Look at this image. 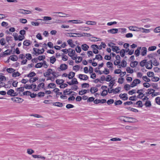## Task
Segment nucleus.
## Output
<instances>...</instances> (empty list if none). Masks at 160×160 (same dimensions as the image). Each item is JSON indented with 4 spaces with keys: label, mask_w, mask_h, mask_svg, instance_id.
I'll use <instances>...</instances> for the list:
<instances>
[{
    "label": "nucleus",
    "mask_w": 160,
    "mask_h": 160,
    "mask_svg": "<svg viewBox=\"0 0 160 160\" xmlns=\"http://www.w3.org/2000/svg\"><path fill=\"white\" fill-rule=\"evenodd\" d=\"M87 90L84 89L83 90H82L81 91H79V95H82L83 94H86L87 93Z\"/></svg>",
    "instance_id": "nucleus-40"
},
{
    "label": "nucleus",
    "mask_w": 160,
    "mask_h": 160,
    "mask_svg": "<svg viewBox=\"0 0 160 160\" xmlns=\"http://www.w3.org/2000/svg\"><path fill=\"white\" fill-rule=\"evenodd\" d=\"M125 128L126 129L131 130H135L138 129V128L136 127H133L130 126H125Z\"/></svg>",
    "instance_id": "nucleus-19"
},
{
    "label": "nucleus",
    "mask_w": 160,
    "mask_h": 160,
    "mask_svg": "<svg viewBox=\"0 0 160 160\" xmlns=\"http://www.w3.org/2000/svg\"><path fill=\"white\" fill-rule=\"evenodd\" d=\"M98 89L97 88L92 87L90 90V91L92 93H94L98 91Z\"/></svg>",
    "instance_id": "nucleus-22"
},
{
    "label": "nucleus",
    "mask_w": 160,
    "mask_h": 160,
    "mask_svg": "<svg viewBox=\"0 0 160 160\" xmlns=\"http://www.w3.org/2000/svg\"><path fill=\"white\" fill-rule=\"evenodd\" d=\"M9 59L12 61H16L18 60V58L17 56L16 55H14L11 56L9 57Z\"/></svg>",
    "instance_id": "nucleus-16"
},
{
    "label": "nucleus",
    "mask_w": 160,
    "mask_h": 160,
    "mask_svg": "<svg viewBox=\"0 0 160 160\" xmlns=\"http://www.w3.org/2000/svg\"><path fill=\"white\" fill-rule=\"evenodd\" d=\"M75 75V72H71L68 75V78L69 79H71L74 77Z\"/></svg>",
    "instance_id": "nucleus-20"
},
{
    "label": "nucleus",
    "mask_w": 160,
    "mask_h": 160,
    "mask_svg": "<svg viewBox=\"0 0 160 160\" xmlns=\"http://www.w3.org/2000/svg\"><path fill=\"white\" fill-rule=\"evenodd\" d=\"M156 103L158 105H160V97H157L155 98Z\"/></svg>",
    "instance_id": "nucleus-63"
},
{
    "label": "nucleus",
    "mask_w": 160,
    "mask_h": 160,
    "mask_svg": "<svg viewBox=\"0 0 160 160\" xmlns=\"http://www.w3.org/2000/svg\"><path fill=\"white\" fill-rule=\"evenodd\" d=\"M69 50H71V51L70 52H69L68 53V55L70 57H72L73 56L75 55V51L73 49H71L70 48L69 49Z\"/></svg>",
    "instance_id": "nucleus-23"
},
{
    "label": "nucleus",
    "mask_w": 160,
    "mask_h": 160,
    "mask_svg": "<svg viewBox=\"0 0 160 160\" xmlns=\"http://www.w3.org/2000/svg\"><path fill=\"white\" fill-rule=\"evenodd\" d=\"M68 67L67 65L65 64H61L60 67L58 68V69L59 71L65 70L67 69Z\"/></svg>",
    "instance_id": "nucleus-4"
},
{
    "label": "nucleus",
    "mask_w": 160,
    "mask_h": 160,
    "mask_svg": "<svg viewBox=\"0 0 160 160\" xmlns=\"http://www.w3.org/2000/svg\"><path fill=\"white\" fill-rule=\"evenodd\" d=\"M45 58V57L44 55L39 56L38 58V59L40 61L43 60Z\"/></svg>",
    "instance_id": "nucleus-62"
},
{
    "label": "nucleus",
    "mask_w": 160,
    "mask_h": 160,
    "mask_svg": "<svg viewBox=\"0 0 160 160\" xmlns=\"http://www.w3.org/2000/svg\"><path fill=\"white\" fill-rule=\"evenodd\" d=\"M36 75V73L34 72H30L29 74L27 75V76L29 78H32L33 77L35 76Z\"/></svg>",
    "instance_id": "nucleus-29"
},
{
    "label": "nucleus",
    "mask_w": 160,
    "mask_h": 160,
    "mask_svg": "<svg viewBox=\"0 0 160 160\" xmlns=\"http://www.w3.org/2000/svg\"><path fill=\"white\" fill-rule=\"evenodd\" d=\"M143 79L146 82H148L150 81V79L148 78L147 76H144L142 77Z\"/></svg>",
    "instance_id": "nucleus-49"
},
{
    "label": "nucleus",
    "mask_w": 160,
    "mask_h": 160,
    "mask_svg": "<svg viewBox=\"0 0 160 160\" xmlns=\"http://www.w3.org/2000/svg\"><path fill=\"white\" fill-rule=\"evenodd\" d=\"M38 77H34V78H31L29 80V82L30 83L33 82H35L36 81L38 80Z\"/></svg>",
    "instance_id": "nucleus-33"
},
{
    "label": "nucleus",
    "mask_w": 160,
    "mask_h": 160,
    "mask_svg": "<svg viewBox=\"0 0 160 160\" xmlns=\"http://www.w3.org/2000/svg\"><path fill=\"white\" fill-rule=\"evenodd\" d=\"M112 50L113 52H115L117 53H119V51H118L120 50V49L118 47L116 46H112Z\"/></svg>",
    "instance_id": "nucleus-15"
},
{
    "label": "nucleus",
    "mask_w": 160,
    "mask_h": 160,
    "mask_svg": "<svg viewBox=\"0 0 160 160\" xmlns=\"http://www.w3.org/2000/svg\"><path fill=\"white\" fill-rule=\"evenodd\" d=\"M38 54H40L43 53L44 52V50L43 48H42L41 50L39 49H38Z\"/></svg>",
    "instance_id": "nucleus-59"
},
{
    "label": "nucleus",
    "mask_w": 160,
    "mask_h": 160,
    "mask_svg": "<svg viewBox=\"0 0 160 160\" xmlns=\"http://www.w3.org/2000/svg\"><path fill=\"white\" fill-rule=\"evenodd\" d=\"M50 62L52 64H53L56 61V59L55 57L52 56L50 58Z\"/></svg>",
    "instance_id": "nucleus-28"
},
{
    "label": "nucleus",
    "mask_w": 160,
    "mask_h": 160,
    "mask_svg": "<svg viewBox=\"0 0 160 160\" xmlns=\"http://www.w3.org/2000/svg\"><path fill=\"white\" fill-rule=\"evenodd\" d=\"M118 29L117 28H112L108 31V32L111 33L112 34L116 33L118 32Z\"/></svg>",
    "instance_id": "nucleus-13"
},
{
    "label": "nucleus",
    "mask_w": 160,
    "mask_h": 160,
    "mask_svg": "<svg viewBox=\"0 0 160 160\" xmlns=\"http://www.w3.org/2000/svg\"><path fill=\"white\" fill-rule=\"evenodd\" d=\"M43 65V63H42L39 62L35 65V67L37 68H40L42 67Z\"/></svg>",
    "instance_id": "nucleus-38"
},
{
    "label": "nucleus",
    "mask_w": 160,
    "mask_h": 160,
    "mask_svg": "<svg viewBox=\"0 0 160 160\" xmlns=\"http://www.w3.org/2000/svg\"><path fill=\"white\" fill-rule=\"evenodd\" d=\"M32 156L34 158H41L43 159H45V157L38 155H32Z\"/></svg>",
    "instance_id": "nucleus-27"
},
{
    "label": "nucleus",
    "mask_w": 160,
    "mask_h": 160,
    "mask_svg": "<svg viewBox=\"0 0 160 160\" xmlns=\"http://www.w3.org/2000/svg\"><path fill=\"white\" fill-rule=\"evenodd\" d=\"M127 94L126 93L121 94L119 95V97L123 100H126L128 99V97L127 96Z\"/></svg>",
    "instance_id": "nucleus-11"
},
{
    "label": "nucleus",
    "mask_w": 160,
    "mask_h": 160,
    "mask_svg": "<svg viewBox=\"0 0 160 160\" xmlns=\"http://www.w3.org/2000/svg\"><path fill=\"white\" fill-rule=\"evenodd\" d=\"M20 74L18 72H14L12 74V76L13 77H16L17 76H19L20 75Z\"/></svg>",
    "instance_id": "nucleus-39"
},
{
    "label": "nucleus",
    "mask_w": 160,
    "mask_h": 160,
    "mask_svg": "<svg viewBox=\"0 0 160 160\" xmlns=\"http://www.w3.org/2000/svg\"><path fill=\"white\" fill-rule=\"evenodd\" d=\"M121 56L123 57L125 54V50L124 49H122L120 52H119Z\"/></svg>",
    "instance_id": "nucleus-36"
},
{
    "label": "nucleus",
    "mask_w": 160,
    "mask_h": 160,
    "mask_svg": "<svg viewBox=\"0 0 160 160\" xmlns=\"http://www.w3.org/2000/svg\"><path fill=\"white\" fill-rule=\"evenodd\" d=\"M143 91V89H142L139 90H138L137 93H138V95L137 97V98H139L140 99L142 98L144 96V94L142 92H140V91Z\"/></svg>",
    "instance_id": "nucleus-7"
},
{
    "label": "nucleus",
    "mask_w": 160,
    "mask_h": 160,
    "mask_svg": "<svg viewBox=\"0 0 160 160\" xmlns=\"http://www.w3.org/2000/svg\"><path fill=\"white\" fill-rule=\"evenodd\" d=\"M31 43L30 41L27 40H26L24 41L23 42V44L24 46H29Z\"/></svg>",
    "instance_id": "nucleus-26"
},
{
    "label": "nucleus",
    "mask_w": 160,
    "mask_h": 160,
    "mask_svg": "<svg viewBox=\"0 0 160 160\" xmlns=\"http://www.w3.org/2000/svg\"><path fill=\"white\" fill-rule=\"evenodd\" d=\"M67 34H68V35H67V36L70 37H83L85 36L84 34H85V33H67Z\"/></svg>",
    "instance_id": "nucleus-1"
},
{
    "label": "nucleus",
    "mask_w": 160,
    "mask_h": 160,
    "mask_svg": "<svg viewBox=\"0 0 160 160\" xmlns=\"http://www.w3.org/2000/svg\"><path fill=\"white\" fill-rule=\"evenodd\" d=\"M56 83L57 84L60 85L63 84L64 82V80L63 79H57L56 81Z\"/></svg>",
    "instance_id": "nucleus-24"
},
{
    "label": "nucleus",
    "mask_w": 160,
    "mask_h": 160,
    "mask_svg": "<svg viewBox=\"0 0 160 160\" xmlns=\"http://www.w3.org/2000/svg\"><path fill=\"white\" fill-rule=\"evenodd\" d=\"M81 48L84 51H86L88 49V48H89V47L87 44H84L82 45Z\"/></svg>",
    "instance_id": "nucleus-18"
},
{
    "label": "nucleus",
    "mask_w": 160,
    "mask_h": 160,
    "mask_svg": "<svg viewBox=\"0 0 160 160\" xmlns=\"http://www.w3.org/2000/svg\"><path fill=\"white\" fill-rule=\"evenodd\" d=\"M114 80H111L109 83V87H110V88L112 89L114 84Z\"/></svg>",
    "instance_id": "nucleus-50"
},
{
    "label": "nucleus",
    "mask_w": 160,
    "mask_h": 160,
    "mask_svg": "<svg viewBox=\"0 0 160 160\" xmlns=\"http://www.w3.org/2000/svg\"><path fill=\"white\" fill-rule=\"evenodd\" d=\"M52 69L49 68L48 69L46 72L43 73V75L45 77H48L52 74Z\"/></svg>",
    "instance_id": "nucleus-9"
},
{
    "label": "nucleus",
    "mask_w": 160,
    "mask_h": 160,
    "mask_svg": "<svg viewBox=\"0 0 160 160\" xmlns=\"http://www.w3.org/2000/svg\"><path fill=\"white\" fill-rule=\"evenodd\" d=\"M146 107H150L151 106V103L150 101L147 100L144 104Z\"/></svg>",
    "instance_id": "nucleus-34"
},
{
    "label": "nucleus",
    "mask_w": 160,
    "mask_h": 160,
    "mask_svg": "<svg viewBox=\"0 0 160 160\" xmlns=\"http://www.w3.org/2000/svg\"><path fill=\"white\" fill-rule=\"evenodd\" d=\"M141 54L142 56H145L147 54V49L145 47L141 48Z\"/></svg>",
    "instance_id": "nucleus-10"
},
{
    "label": "nucleus",
    "mask_w": 160,
    "mask_h": 160,
    "mask_svg": "<svg viewBox=\"0 0 160 160\" xmlns=\"http://www.w3.org/2000/svg\"><path fill=\"white\" fill-rule=\"evenodd\" d=\"M78 78L81 80H86L88 79V77L86 75L79 74L78 75Z\"/></svg>",
    "instance_id": "nucleus-8"
},
{
    "label": "nucleus",
    "mask_w": 160,
    "mask_h": 160,
    "mask_svg": "<svg viewBox=\"0 0 160 160\" xmlns=\"http://www.w3.org/2000/svg\"><path fill=\"white\" fill-rule=\"evenodd\" d=\"M138 64V62L137 61L132 62L130 63V66L131 67L133 68L135 67Z\"/></svg>",
    "instance_id": "nucleus-25"
},
{
    "label": "nucleus",
    "mask_w": 160,
    "mask_h": 160,
    "mask_svg": "<svg viewBox=\"0 0 160 160\" xmlns=\"http://www.w3.org/2000/svg\"><path fill=\"white\" fill-rule=\"evenodd\" d=\"M83 23V22L80 20H74L73 22V23L75 24L82 23Z\"/></svg>",
    "instance_id": "nucleus-55"
},
{
    "label": "nucleus",
    "mask_w": 160,
    "mask_h": 160,
    "mask_svg": "<svg viewBox=\"0 0 160 160\" xmlns=\"http://www.w3.org/2000/svg\"><path fill=\"white\" fill-rule=\"evenodd\" d=\"M53 105L59 107H62L63 106L62 103L59 102L53 103Z\"/></svg>",
    "instance_id": "nucleus-21"
},
{
    "label": "nucleus",
    "mask_w": 160,
    "mask_h": 160,
    "mask_svg": "<svg viewBox=\"0 0 160 160\" xmlns=\"http://www.w3.org/2000/svg\"><path fill=\"white\" fill-rule=\"evenodd\" d=\"M145 67L147 69H151L152 68V63L151 60L146 62Z\"/></svg>",
    "instance_id": "nucleus-5"
},
{
    "label": "nucleus",
    "mask_w": 160,
    "mask_h": 160,
    "mask_svg": "<svg viewBox=\"0 0 160 160\" xmlns=\"http://www.w3.org/2000/svg\"><path fill=\"white\" fill-rule=\"evenodd\" d=\"M122 103V102L120 100H118L114 102V104L115 106L118 105H121Z\"/></svg>",
    "instance_id": "nucleus-57"
},
{
    "label": "nucleus",
    "mask_w": 160,
    "mask_h": 160,
    "mask_svg": "<svg viewBox=\"0 0 160 160\" xmlns=\"http://www.w3.org/2000/svg\"><path fill=\"white\" fill-rule=\"evenodd\" d=\"M27 153L28 154L31 155L34 152V151L31 148H28L27 150Z\"/></svg>",
    "instance_id": "nucleus-46"
},
{
    "label": "nucleus",
    "mask_w": 160,
    "mask_h": 160,
    "mask_svg": "<svg viewBox=\"0 0 160 160\" xmlns=\"http://www.w3.org/2000/svg\"><path fill=\"white\" fill-rule=\"evenodd\" d=\"M33 84H32L30 85H29L28 84H26L24 88L26 89H31L32 88V85Z\"/></svg>",
    "instance_id": "nucleus-45"
},
{
    "label": "nucleus",
    "mask_w": 160,
    "mask_h": 160,
    "mask_svg": "<svg viewBox=\"0 0 160 160\" xmlns=\"http://www.w3.org/2000/svg\"><path fill=\"white\" fill-rule=\"evenodd\" d=\"M75 50L78 53H80L81 51V49L80 47L77 46V47L76 48Z\"/></svg>",
    "instance_id": "nucleus-60"
},
{
    "label": "nucleus",
    "mask_w": 160,
    "mask_h": 160,
    "mask_svg": "<svg viewBox=\"0 0 160 160\" xmlns=\"http://www.w3.org/2000/svg\"><path fill=\"white\" fill-rule=\"evenodd\" d=\"M72 80L71 81L73 84H78V82L77 79L76 78H73Z\"/></svg>",
    "instance_id": "nucleus-37"
},
{
    "label": "nucleus",
    "mask_w": 160,
    "mask_h": 160,
    "mask_svg": "<svg viewBox=\"0 0 160 160\" xmlns=\"http://www.w3.org/2000/svg\"><path fill=\"white\" fill-rule=\"evenodd\" d=\"M96 23L97 22H96L89 21H87L86 22V24L91 25H95Z\"/></svg>",
    "instance_id": "nucleus-30"
},
{
    "label": "nucleus",
    "mask_w": 160,
    "mask_h": 160,
    "mask_svg": "<svg viewBox=\"0 0 160 160\" xmlns=\"http://www.w3.org/2000/svg\"><path fill=\"white\" fill-rule=\"evenodd\" d=\"M96 58L99 60H101L103 58L100 54H98L96 55Z\"/></svg>",
    "instance_id": "nucleus-54"
},
{
    "label": "nucleus",
    "mask_w": 160,
    "mask_h": 160,
    "mask_svg": "<svg viewBox=\"0 0 160 160\" xmlns=\"http://www.w3.org/2000/svg\"><path fill=\"white\" fill-rule=\"evenodd\" d=\"M108 92L107 90H104L101 93V95L102 96H105L108 94Z\"/></svg>",
    "instance_id": "nucleus-41"
},
{
    "label": "nucleus",
    "mask_w": 160,
    "mask_h": 160,
    "mask_svg": "<svg viewBox=\"0 0 160 160\" xmlns=\"http://www.w3.org/2000/svg\"><path fill=\"white\" fill-rule=\"evenodd\" d=\"M157 48L156 46H152L148 48V50L149 51H153L156 49Z\"/></svg>",
    "instance_id": "nucleus-48"
},
{
    "label": "nucleus",
    "mask_w": 160,
    "mask_h": 160,
    "mask_svg": "<svg viewBox=\"0 0 160 160\" xmlns=\"http://www.w3.org/2000/svg\"><path fill=\"white\" fill-rule=\"evenodd\" d=\"M130 87L131 85L128 84H126L124 86V88L126 90L128 91L130 89Z\"/></svg>",
    "instance_id": "nucleus-47"
},
{
    "label": "nucleus",
    "mask_w": 160,
    "mask_h": 160,
    "mask_svg": "<svg viewBox=\"0 0 160 160\" xmlns=\"http://www.w3.org/2000/svg\"><path fill=\"white\" fill-rule=\"evenodd\" d=\"M146 62L147 60L146 59L142 61L140 63V65L142 67H144L146 65Z\"/></svg>",
    "instance_id": "nucleus-31"
},
{
    "label": "nucleus",
    "mask_w": 160,
    "mask_h": 160,
    "mask_svg": "<svg viewBox=\"0 0 160 160\" xmlns=\"http://www.w3.org/2000/svg\"><path fill=\"white\" fill-rule=\"evenodd\" d=\"M129 29L130 30L134 31H141V28L135 26H130Z\"/></svg>",
    "instance_id": "nucleus-6"
},
{
    "label": "nucleus",
    "mask_w": 160,
    "mask_h": 160,
    "mask_svg": "<svg viewBox=\"0 0 160 160\" xmlns=\"http://www.w3.org/2000/svg\"><path fill=\"white\" fill-rule=\"evenodd\" d=\"M127 62L124 60H122L121 62V66L122 67H125L126 66Z\"/></svg>",
    "instance_id": "nucleus-61"
},
{
    "label": "nucleus",
    "mask_w": 160,
    "mask_h": 160,
    "mask_svg": "<svg viewBox=\"0 0 160 160\" xmlns=\"http://www.w3.org/2000/svg\"><path fill=\"white\" fill-rule=\"evenodd\" d=\"M152 64L155 66H158L159 65V63L158 62L157 60L154 58L152 61Z\"/></svg>",
    "instance_id": "nucleus-35"
},
{
    "label": "nucleus",
    "mask_w": 160,
    "mask_h": 160,
    "mask_svg": "<svg viewBox=\"0 0 160 160\" xmlns=\"http://www.w3.org/2000/svg\"><path fill=\"white\" fill-rule=\"evenodd\" d=\"M129 99L132 101H136L137 100V96L135 95L129 97Z\"/></svg>",
    "instance_id": "nucleus-42"
},
{
    "label": "nucleus",
    "mask_w": 160,
    "mask_h": 160,
    "mask_svg": "<svg viewBox=\"0 0 160 160\" xmlns=\"http://www.w3.org/2000/svg\"><path fill=\"white\" fill-rule=\"evenodd\" d=\"M7 94L8 95L14 97L17 96L18 93L17 92H15L13 89H10L8 91Z\"/></svg>",
    "instance_id": "nucleus-2"
},
{
    "label": "nucleus",
    "mask_w": 160,
    "mask_h": 160,
    "mask_svg": "<svg viewBox=\"0 0 160 160\" xmlns=\"http://www.w3.org/2000/svg\"><path fill=\"white\" fill-rule=\"evenodd\" d=\"M126 71L128 73H132L133 72V70L131 69L129 67H128L127 68Z\"/></svg>",
    "instance_id": "nucleus-43"
},
{
    "label": "nucleus",
    "mask_w": 160,
    "mask_h": 160,
    "mask_svg": "<svg viewBox=\"0 0 160 160\" xmlns=\"http://www.w3.org/2000/svg\"><path fill=\"white\" fill-rule=\"evenodd\" d=\"M141 82V81L140 80L136 79H134L133 82L131 84V87L132 88H133L136 86L138 84H139Z\"/></svg>",
    "instance_id": "nucleus-3"
},
{
    "label": "nucleus",
    "mask_w": 160,
    "mask_h": 160,
    "mask_svg": "<svg viewBox=\"0 0 160 160\" xmlns=\"http://www.w3.org/2000/svg\"><path fill=\"white\" fill-rule=\"evenodd\" d=\"M141 49V47H138L137 49L135 51V54L136 57H138L139 56L140 53V50Z\"/></svg>",
    "instance_id": "nucleus-14"
},
{
    "label": "nucleus",
    "mask_w": 160,
    "mask_h": 160,
    "mask_svg": "<svg viewBox=\"0 0 160 160\" xmlns=\"http://www.w3.org/2000/svg\"><path fill=\"white\" fill-rule=\"evenodd\" d=\"M154 75V73L152 72H148L147 73V75L149 77H152Z\"/></svg>",
    "instance_id": "nucleus-53"
},
{
    "label": "nucleus",
    "mask_w": 160,
    "mask_h": 160,
    "mask_svg": "<svg viewBox=\"0 0 160 160\" xmlns=\"http://www.w3.org/2000/svg\"><path fill=\"white\" fill-rule=\"evenodd\" d=\"M56 85L54 83H50L48 84V88H54Z\"/></svg>",
    "instance_id": "nucleus-32"
},
{
    "label": "nucleus",
    "mask_w": 160,
    "mask_h": 160,
    "mask_svg": "<svg viewBox=\"0 0 160 160\" xmlns=\"http://www.w3.org/2000/svg\"><path fill=\"white\" fill-rule=\"evenodd\" d=\"M6 70L8 73H11L14 72L15 71V70L12 68H7Z\"/></svg>",
    "instance_id": "nucleus-44"
},
{
    "label": "nucleus",
    "mask_w": 160,
    "mask_h": 160,
    "mask_svg": "<svg viewBox=\"0 0 160 160\" xmlns=\"http://www.w3.org/2000/svg\"><path fill=\"white\" fill-rule=\"evenodd\" d=\"M68 44L70 45V46L72 48H73L75 46V45L73 43L72 40V39H69L67 41Z\"/></svg>",
    "instance_id": "nucleus-17"
},
{
    "label": "nucleus",
    "mask_w": 160,
    "mask_h": 160,
    "mask_svg": "<svg viewBox=\"0 0 160 160\" xmlns=\"http://www.w3.org/2000/svg\"><path fill=\"white\" fill-rule=\"evenodd\" d=\"M154 32L156 33L160 32V26L156 28L154 30Z\"/></svg>",
    "instance_id": "nucleus-64"
},
{
    "label": "nucleus",
    "mask_w": 160,
    "mask_h": 160,
    "mask_svg": "<svg viewBox=\"0 0 160 160\" xmlns=\"http://www.w3.org/2000/svg\"><path fill=\"white\" fill-rule=\"evenodd\" d=\"M141 28V30H142V32L147 33L149 32H150V30L149 29H146L143 28Z\"/></svg>",
    "instance_id": "nucleus-52"
},
{
    "label": "nucleus",
    "mask_w": 160,
    "mask_h": 160,
    "mask_svg": "<svg viewBox=\"0 0 160 160\" xmlns=\"http://www.w3.org/2000/svg\"><path fill=\"white\" fill-rule=\"evenodd\" d=\"M54 13H58V14H61L62 15H58V17H69L70 15L69 14H66L65 13L61 12H54Z\"/></svg>",
    "instance_id": "nucleus-12"
},
{
    "label": "nucleus",
    "mask_w": 160,
    "mask_h": 160,
    "mask_svg": "<svg viewBox=\"0 0 160 160\" xmlns=\"http://www.w3.org/2000/svg\"><path fill=\"white\" fill-rule=\"evenodd\" d=\"M89 84L88 83H83L81 85L82 88H88L89 87Z\"/></svg>",
    "instance_id": "nucleus-58"
},
{
    "label": "nucleus",
    "mask_w": 160,
    "mask_h": 160,
    "mask_svg": "<svg viewBox=\"0 0 160 160\" xmlns=\"http://www.w3.org/2000/svg\"><path fill=\"white\" fill-rule=\"evenodd\" d=\"M107 66L109 68H112V66H113V64L112 62H108L107 63Z\"/></svg>",
    "instance_id": "nucleus-51"
},
{
    "label": "nucleus",
    "mask_w": 160,
    "mask_h": 160,
    "mask_svg": "<svg viewBox=\"0 0 160 160\" xmlns=\"http://www.w3.org/2000/svg\"><path fill=\"white\" fill-rule=\"evenodd\" d=\"M114 102L113 99H110L107 101V103L108 105H110L112 104Z\"/></svg>",
    "instance_id": "nucleus-56"
}]
</instances>
